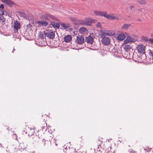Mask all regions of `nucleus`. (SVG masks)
Returning <instances> with one entry per match:
<instances>
[{
	"mask_svg": "<svg viewBox=\"0 0 153 153\" xmlns=\"http://www.w3.org/2000/svg\"><path fill=\"white\" fill-rule=\"evenodd\" d=\"M126 38V36L123 32H122L119 34L117 38V40L118 41H122Z\"/></svg>",
	"mask_w": 153,
	"mask_h": 153,
	"instance_id": "9b49d317",
	"label": "nucleus"
},
{
	"mask_svg": "<svg viewBox=\"0 0 153 153\" xmlns=\"http://www.w3.org/2000/svg\"><path fill=\"white\" fill-rule=\"evenodd\" d=\"M136 39L132 37L128 36L126 37V39L124 41V43L127 44L128 43L135 42Z\"/></svg>",
	"mask_w": 153,
	"mask_h": 153,
	"instance_id": "1a4fd4ad",
	"label": "nucleus"
},
{
	"mask_svg": "<svg viewBox=\"0 0 153 153\" xmlns=\"http://www.w3.org/2000/svg\"><path fill=\"white\" fill-rule=\"evenodd\" d=\"M93 13L96 16H101L105 17L106 11H102L97 10L93 11Z\"/></svg>",
	"mask_w": 153,
	"mask_h": 153,
	"instance_id": "0eeeda50",
	"label": "nucleus"
},
{
	"mask_svg": "<svg viewBox=\"0 0 153 153\" xmlns=\"http://www.w3.org/2000/svg\"><path fill=\"white\" fill-rule=\"evenodd\" d=\"M4 5L3 4H1V5H0V8L3 9H4Z\"/></svg>",
	"mask_w": 153,
	"mask_h": 153,
	"instance_id": "4c0bfd02",
	"label": "nucleus"
},
{
	"mask_svg": "<svg viewBox=\"0 0 153 153\" xmlns=\"http://www.w3.org/2000/svg\"><path fill=\"white\" fill-rule=\"evenodd\" d=\"M69 19L73 22H74L76 19V18L73 17H70Z\"/></svg>",
	"mask_w": 153,
	"mask_h": 153,
	"instance_id": "a878e982",
	"label": "nucleus"
},
{
	"mask_svg": "<svg viewBox=\"0 0 153 153\" xmlns=\"http://www.w3.org/2000/svg\"><path fill=\"white\" fill-rule=\"evenodd\" d=\"M137 2L142 4H145L147 3V1L144 0H140L137 1Z\"/></svg>",
	"mask_w": 153,
	"mask_h": 153,
	"instance_id": "4be33fe9",
	"label": "nucleus"
},
{
	"mask_svg": "<svg viewBox=\"0 0 153 153\" xmlns=\"http://www.w3.org/2000/svg\"><path fill=\"white\" fill-rule=\"evenodd\" d=\"M131 49V46L128 45H125L124 47V49L126 51H130V50Z\"/></svg>",
	"mask_w": 153,
	"mask_h": 153,
	"instance_id": "f3484780",
	"label": "nucleus"
},
{
	"mask_svg": "<svg viewBox=\"0 0 153 153\" xmlns=\"http://www.w3.org/2000/svg\"><path fill=\"white\" fill-rule=\"evenodd\" d=\"M96 26L97 27H101V24L100 22H98L96 24Z\"/></svg>",
	"mask_w": 153,
	"mask_h": 153,
	"instance_id": "cd10ccee",
	"label": "nucleus"
},
{
	"mask_svg": "<svg viewBox=\"0 0 153 153\" xmlns=\"http://www.w3.org/2000/svg\"><path fill=\"white\" fill-rule=\"evenodd\" d=\"M49 18H51L53 20H56V18L55 17L51 15V14H50Z\"/></svg>",
	"mask_w": 153,
	"mask_h": 153,
	"instance_id": "bb28decb",
	"label": "nucleus"
},
{
	"mask_svg": "<svg viewBox=\"0 0 153 153\" xmlns=\"http://www.w3.org/2000/svg\"><path fill=\"white\" fill-rule=\"evenodd\" d=\"M128 152H129V153H136V152L135 151H134L132 149H130L129 151Z\"/></svg>",
	"mask_w": 153,
	"mask_h": 153,
	"instance_id": "7c9ffc66",
	"label": "nucleus"
},
{
	"mask_svg": "<svg viewBox=\"0 0 153 153\" xmlns=\"http://www.w3.org/2000/svg\"><path fill=\"white\" fill-rule=\"evenodd\" d=\"M134 7L133 5H131L130 6L129 8L131 9H133L134 8Z\"/></svg>",
	"mask_w": 153,
	"mask_h": 153,
	"instance_id": "58836bf2",
	"label": "nucleus"
},
{
	"mask_svg": "<svg viewBox=\"0 0 153 153\" xmlns=\"http://www.w3.org/2000/svg\"><path fill=\"white\" fill-rule=\"evenodd\" d=\"M76 41L77 43L79 44H83L84 42V37L82 36L79 35L76 37Z\"/></svg>",
	"mask_w": 153,
	"mask_h": 153,
	"instance_id": "6e6552de",
	"label": "nucleus"
},
{
	"mask_svg": "<svg viewBox=\"0 0 153 153\" xmlns=\"http://www.w3.org/2000/svg\"><path fill=\"white\" fill-rule=\"evenodd\" d=\"M45 16H46L47 19H48V18H50V14H45Z\"/></svg>",
	"mask_w": 153,
	"mask_h": 153,
	"instance_id": "c9c22d12",
	"label": "nucleus"
},
{
	"mask_svg": "<svg viewBox=\"0 0 153 153\" xmlns=\"http://www.w3.org/2000/svg\"><path fill=\"white\" fill-rule=\"evenodd\" d=\"M149 41L151 43V44L153 45V39L150 38L149 39Z\"/></svg>",
	"mask_w": 153,
	"mask_h": 153,
	"instance_id": "c756f323",
	"label": "nucleus"
},
{
	"mask_svg": "<svg viewBox=\"0 0 153 153\" xmlns=\"http://www.w3.org/2000/svg\"><path fill=\"white\" fill-rule=\"evenodd\" d=\"M145 46L141 44L138 45L137 47V49L138 53L142 54H145Z\"/></svg>",
	"mask_w": 153,
	"mask_h": 153,
	"instance_id": "20e7f679",
	"label": "nucleus"
},
{
	"mask_svg": "<svg viewBox=\"0 0 153 153\" xmlns=\"http://www.w3.org/2000/svg\"><path fill=\"white\" fill-rule=\"evenodd\" d=\"M100 37L102 38L101 41L103 45H107L110 44L111 41L108 37L105 36Z\"/></svg>",
	"mask_w": 153,
	"mask_h": 153,
	"instance_id": "7ed1b4c3",
	"label": "nucleus"
},
{
	"mask_svg": "<svg viewBox=\"0 0 153 153\" xmlns=\"http://www.w3.org/2000/svg\"><path fill=\"white\" fill-rule=\"evenodd\" d=\"M150 52L149 53V55L150 56L152 59L153 60V50H150Z\"/></svg>",
	"mask_w": 153,
	"mask_h": 153,
	"instance_id": "b1692460",
	"label": "nucleus"
},
{
	"mask_svg": "<svg viewBox=\"0 0 153 153\" xmlns=\"http://www.w3.org/2000/svg\"><path fill=\"white\" fill-rule=\"evenodd\" d=\"M72 40V36L70 35H67L64 38V41L66 42H69Z\"/></svg>",
	"mask_w": 153,
	"mask_h": 153,
	"instance_id": "2eb2a0df",
	"label": "nucleus"
},
{
	"mask_svg": "<svg viewBox=\"0 0 153 153\" xmlns=\"http://www.w3.org/2000/svg\"><path fill=\"white\" fill-rule=\"evenodd\" d=\"M13 27L14 33H17L18 29L20 28V23L17 21H15L14 22Z\"/></svg>",
	"mask_w": 153,
	"mask_h": 153,
	"instance_id": "39448f33",
	"label": "nucleus"
},
{
	"mask_svg": "<svg viewBox=\"0 0 153 153\" xmlns=\"http://www.w3.org/2000/svg\"><path fill=\"white\" fill-rule=\"evenodd\" d=\"M46 36L50 39H53L55 37V33L52 30H48L45 33Z\"/></svg>",
	"mask_w": 153,
	"mask_h": 153,
	"instance_id": "423d86ee",
	"label": "nucleus"
},
{
	"mask_svg": "<svg viewBox=\"0 0 153 153\" xmlns=\"http://www.w3.org/2000/svg\"><path fill=\"white\" fill-rule=\"evenodd\" d=\"M19 146L21 149H24L27 148V145L23 142L20 143Z\"/></svg>",
	"mask_w": 153,
	"mask_h": 153,
	"instance_id": "a211bd4d",
	"label": "nucleus"
},
{
	"mask_svg": "<svg viewBox=\"0 0 153 153\" xmlns=\"http://www.w3.org/2000/svg\"><path fill=\"white\" fill-rule=\"evenodd\" d=\"M0 20H1L3 22L4 21V17L3 16H2V15L1 16H0Z\"/></svg>",
	"mask_w": 153,
	"mask_h": 153,
	"instance_id": "2f4dec72",
	"label": "nucleus"
},
{
	"mask_svg": "<svg viewBox=\"0 0 153 153\" xmlns=\"http://www.w3.org/2000/svg\"><path fill=\"white\" fill-rule=\"evenodd\" d=\"M2 1L7 5L12 7L15 4L10 0H1Z\"/></svg>",
	"mask_w": 153,
	"mask_h": 153,
	"instance_id": "9d476101",
	"label": "nucleus"
},
{
	"mask_svg": "<svg viewBox=\"0 0 153 153\" xmlns=\"http://www.w3.org/2000/svg\"><path fill=\"white\" fill-rule=\"evenodd\" d=\"M58 145V144L56 142H55L54 144L53 145V147L56 148V146Z\"/></svg>",
	"mask_w": 153,
	"mask_h": 153,
	"instance_id": "e433bc0d",
	"label": "nucleus"
},
{
	"mask_svg": "<svg viewBox=\"0 0 153 153\" xmlns=\"http://www.w3.org/2000/svg\"><path fill=\"white\" fill-rule=\"evenodd\" d=\"M42 117H44V118H41V119L42 120H43L45 122V120H46V119H45V118H46V117H47V116L46 115H43L42 116Z\"/></svg>",
	"mask_w": 153,
	"mask_h": 153,
	"instance_id": "c85d7f7f",
	"label": "nucleus"
},
{
	"mask_svg": "<svg viewBox=\"0 0 153 153\" xmlns=\"http://www.w3.org/2000/svg\"><path fill=\"white\" fill-rule=\"evenodd\" d=\"M100 36H105L106 35L108 36H111L115 34L114 31L112 30H107L106 29L101 27L100 30Z\"/></svg>",
	"mask_w": 153,
	"mask_h": 153,
	"instance_id": "f257e3e1",
	"label": "nucleus"
},
{
	"mask_svg": "<svg viewBox=\"0 0 153 153\" xmlns=\"http://www.w3.org/2000/svg\"><path fill=\"white\" fill-rule=\"evenodd\" d=\"M52 25L54 27L57 29L59 28V25L58 23H53Z\"/></svg>",
	"mask_w": 153,
	"mask_h": 153,
	"instance_id": "aec40b11",
	"label": "nucleus"
},
{
	"mask_svg": "<svg viewBox=\"0 0 153 153\" xmlns=\"http://www.w3.org/2000/svg\"><path fill=\"white\" fill-rule=\"evenodd\" d=\"M34 128H33V129H31L30 130L31 131V133L30 134L31 135H32V134H34Z\"/></svg>",
	"mask_w": 153,
	"mask_h": 153,
	"instance_id": "f704fd0d",
	"label": "nucleus"
},
{
	"mask_svg": "<svg viewBox=\"0 0 153 153\" xmlns=\"http://www.w3.org/2000/svg\"><path fill=\"white\" fill-rule=\"evenodd\" d=\"M1 144L0 143V147H1L2 146Z\"/></svg>",
	"mask_w": 153,
	"mask_h": 153,
	"instance_id": "79ce46f5",
	"label": "nucleus"
},
{
	"mask_svg": "<svg viewBox=\"0 0 153 153\" xmlns=\"http://www.w3.org/2000/svg\"><path fill=\"white\" fill-rule=\"evenodd\" d=\"M40 18L41 19H45V20L47 19L46 16H45V14L42 15L40 17Z\"/></svg>",
	"mask_w": 153,
	"mask_h": 153,
	"instance_id": "393cba45",
	"label": "nucleus"
},
{
	"mask_svg": "<svg viewBox=\"0 0 153 153\" xmlns=\"http://www.w3.org/2000/svg\"><path fill=\"white\" fill-rule=\"evenodd\" d=\"M151 37L153 38V33H152L151 34Z\"/></svg>",
	"mask_w": 153,
	"mask_h": 153,
	"instance_id": "ea45409f",
	"label": "nucleus"
},
{
	"mask_svg": "<svg viewBox=\"0 0 153 153\" xmlns=\"http://www.w3.org/2000/svg\"><path fill=\"white\" fill-rule=\"evenodd\" d=\"M89 19V21L90 22H91V20L90 19Z\"/></svg>",
	"mask_w": 153,
	"mask_h": 153,
	"instance_id": "a19ab883",
	"label": "nucleus"
},
{
	"mask_svg": "<svg viewBox=\"0 0 153 153\" xmlns=\"http://www.w3.org/2000/svg\"><path fill=\"white\" fill-rule=\"evenodd\" d=\"M37 23L42 26H46L48 25V23L46 21L41 20L37 21Z\"/></svg>",
	"mask_w": 153,
	"mask_h": 153,
	"instance_id": "ddd939ff",
	"label": "nucleus"
},
{
	"mask_svg": "<svg viewBox=\"0 0 153 153\" xmlns=\"http://www.w3.org/2000/svg\"><path fill=\"white\" fill-rule=\"evenodd\" d=\"M105 17L107 19L111 20H118L120 18L117 16V14L114 13H112L110 15L108 14L107 12L106 11Z\"/></svg>",
	"mask_w": 153,
	"mask_h": 153,
	"instance_id": "f03ea898",
	"label": "nucleus"
},
{
	"mask_svg": "<svg viewBox=\"0 0 153 153\" xmlns=\"http://www.w3.org/2000/svg\"><path fill=\"white\" fill-rule=\"evenodd\" d=\"M79 32L82 34L85 35L88 33V31L87 29L84 27H81L79 30Z\"/></svg>",
	"mask_w": 153,
	"mask_h": 153,
	"instance_id": "4468645a",
	"label": "nucleus"
},
{
	"mask_svg": "<svg viewBox=\"0 0 153 153\" xmlns=\"http://www.w3.org/2000/svg\"><path fill=\"white\" fill-rule=\"evenodd\" d=\"M62 27L64 29L68 28L70 27V25L68 24H64L62 23Z\"/></svg>",
	"mask_w": 153,
	"mask_h": 153,
	"instance_id": "412c9836",
	"label": "nucleus"
},
{
	"mask_svg": "<svg viewBox=\"0 0 153 153\" xmlns=\"http://www.w3.org/2000/svg\"><path fill=\"white\" fill-rule=\"evenodd\" d=\"M39 36L41 39H44L46 37L45 34L43 32H40L39 34Z\"/></svg>",
	"mask_w": 153,
	"mask_h": 153,
	"instance_id": "6ab92c4d",
	"label": "nucleus"
},
{
	"mask_svg": "<svg viewBox=\"0 0 153 153\" xmlns=\"http://www.w3.org/2000/svg\"><path fill=\"white\" fill-rule=\"evenodd\" d=\"M98 141H100V140H99L97 142V146H100L101 144H102V141H100V143H99V144L98 143Z\"/></svg>",
	"mask_w": 153,
	"mask_h": 153,
	"instance_id": "72a5a7b5",
	"label": "nucleus"
},
{
	"mask_svg": "<svg viewBox=\"0 0 153 153\" xmlns=\"http://www.w3.org/2000/svg\"><path fill=\"white\" fill-rule=\"evenodd\" d=\"M93 39L91 36L86 37L85 38V41L86 42L89 44H92L93 42Z\"/></svg>",
	"mask_w": 153,
	"mask_h": 153,
	"instance_id": "f8f14e48",
	"label": "nucleus"
},
{
	"mask_svg": "<svg viewBox=\"0 0 153 153\" xmlns=\"http://www.w3.org/2000/svg\"><path fill=\"white\" fill-rule=\"evenodd\" d=\"M45 139H43L40 142V145L42 146H44L45 144Z\"/></svg>",
	"mask_w": 153,
	"mask_h": 153,
	"instance_id": "5701e85b",
	"label": "nucleus"
},
{
	"mask_svg": "<svg viewBox=\"0 0 153 153\" xmlns=\"http://www.w3.org/2000/svg\"><path fill=\"white\" fill-rule=\"evenodd\" d=\"M4 12L2 10H0V15L1 16L4 14Z\"/></svg>",
	"mask_w": 153,
	"mask_h": 153,
	"instance_id": "473e14b6",
	"label": "nucleus"
},
{
	"mask_svg": "<svg viewBox=\"0 0 153 153\" xmlns=\"http://www.w3.org/2000/svg\"><path fill=\"white\" fill-rule=\"evenodd\" d=\"M131 24L130 23H124L121 27L122 30H128L131 26Z\"/></svg>",
	"mask_w": 153,
	"mask_h": 153,
	"instance_id": "dca6fc26",
	"label": "nucleus"
}]
</instances>
